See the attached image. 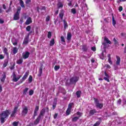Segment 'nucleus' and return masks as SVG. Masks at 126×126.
I'll use <instances>...</instances> for the list:
<instances>
[{
    "mask_svg": "<svg viewBox=\"0 0 126 126\" xmlns=\"http://www.w3.org/2000/svg\"><path fill=\"white\" fill-rule=\"evenodd\" d=\"M82 50L83 52H87L89 50V46L86 45H84L82 46Z\"/></svg>",
    "mask_w": 126,
    "mask_h": 126,
    "instance_id": "nucleus-11",
    "label": "nucleus"
},
{
    "mask_svg": "<svg viewBox=\"0 0 126 126\" xmlns=\"http://www.w3.org/2000/svg\"><path fill=\"white\" fill-rule=\"evenodd\" d=\"M33 94H34V91H33L32 90H31L29 91V95H30L31 96L33 95Z\"/></svg>",
    "mask_w": 126,
    "mask_h": 126,
    "instance_id": "nucleus-43",
    "label": "nucleus"
},
{
    "mask_svg": "<svg viewBox=\"0 0 126 126\" xmlns=\"http://www.w3.org/2000/svg\"><path fill=\"white\" fill-rule=\"evenodd\" d=\"M48 38L50 39L51 37H52V32H48V35H47Z\"/></svg>",
    "mask_w": 126,
    "mask_h": 126,
    "instance_id": "nucleus-41",
    "label": "nucleus"
},
{
    "mask_svg": "<svg viewBox=\"0 0 126 126\" xmlns=\"http://www.w3.org/2000/svg\"><path fill=\"white\" fill-rule=\"evenodd\" d=\"M94 103L95 105V107H96V108H98V109H102V108L104 107V104L100 103L99 102V100H98V99L94 98Z\"/></svg>",
    "mask_w": 126,
    "mask_h": 126,
    "instance_id": "nucleus-2",
    "label": "nucleus"
},
{
    "mask_svg": "<svg viewBox=\"0 0 126 126\" xmlns=\"http://www.w3.org/2000/svg\"><path fill=\"white\" fill-rule=\"evenodd\" d=\"M32 23V19L31 17H29L25 22L26 25H29V24H31Z\"/></svg>",
    "mask_w": 126,
    "mask_h": 126,
    "instance_id": "nucleus-10",
    "label": "nucleus"
},
{
    "mask_svg": "<svg viewBox=\"0 0 126 126\" xmlns=\"http://www.w3.org/2000/svg\"><path fill=\"white\" fill-rule=\"evenodd\" d=\"M29 75V72H26L24 75L23 76V78L20 80V81L19 82L20 84L22 83L27 77H28V76Z\"/></svg>",
    "mask_w": 126,
    "mask_h": 126,
    "instance_id": "nucleus-6",
    "label": "nucleus"
},
{
    "mask_svg": "<svg viewBox=\"0 0 126 126\" xmlns=\"http://www.w3.org/2000/svg\"><path fill=\"white\" fill-rule=\"evenodd\" d=\"M4 56L2 55H0V60H3Z\"/></svg>",
    "mask_w": 126,
    "mask_h": 126,
    "instance_id": "nucleus-57",
    "label": "nucleus"
},
{
    "mask_svg": "<svg viewBox=\"0 0 126 126\" xmlns=\"http://www.w3.org/2000/svg\"><path fill=\"white\" fill-rule=\"evenodd\" d=\"M109 78H109L108 77H105L104 78V80H105L107 82H110V80H109Z\"/></svg>",
    "mask_w": 126,
    "mask_h": 126,
    "instance_id": "nucleus-49",
    "label": "nucleus"
},
{
    "mask_svg": "<svg viewBox=\"0 0 126 126\" xmlns=\"http://www.w3.org/2000/svg\"><path fill=\"white\" fill-rule=\"evenodd\" d=\"M21 10V7H19L17 8V12H18V13L20 14Z\"/></svg>",
    "mask_w": 126,
    "mask_h": 126,
    "instance_id": "nucleus-52",
    "label": "nucleus"
},
{
    "mask_svg": "<svg viewBox=\"0 0 126 126\" xmlns=\"http://www.w3.org/2000/svg\"><path fill=\"white\" fill-rule=\"evenodd\" d=\"M57 7L59 9V8H62L63 7V3L62 2H59L57 4Z\"/></svg>",
    "mask_w": 126,
    "mask_h": 126,
    "instance_id": "nucleus-17",
    "label": "nucleus"
},
{
    "mask_svg": "<svg viewBox=\"0 0 126 126\" xmlns=\"http://www.w3.org/2000/svg\"><path fill=\"white\" fill-rule=\"evenodd\" d=\"M28 80L29 83H31V82H32V81H33V77L31 75H30L28 78Z\"/></svg>",
    "mask_w": 126,
    "mask_h": 126,
    "instance_id": "nucleus-36",
    "label": "nucleus"
},
{
    "mask_svg": "<svg viewBox=\"0 0 126 126\" xmlns=\"http://www.w3.org/2000/svg\"><path fill=\"white\" fill-rule=\"evenodd\" d=\"M57 117H58V113H55L54 116V119H57Z\"/></svg>",
    "mask_w": 126,
    "mask_h": 126,
    "instance_id": "nucleus-62",
    "label": "nucleus"
},
{
    "mask_svg": "<svg viewBox=\"0 0 126 126\" xmlns=\"http://www.w3.org/2000/svg\"><path fill=\"white\" fill-rule=\"evenodd\" d=\"M26 30L28 32H30V30H31V26H29L27 27Z\"/></svg>",
    "mask_w": 126,
    "mask_h": 126,
    "instance_id": "nucleus-46",
    "label": "nucleus"
},
{
    "mask_svg": "<svg viewBox=\"0 0 126 126\" xmlns=\"http://www.w3.org/2000/svg\"><path fill=\"white\" fill-rule=\"evenodd\" d=\"M116 59H117L116 64L117 65H120V63H121V58H120V57L118 56H116Z\"/></svg>",
    "mask_w": 126,
    "mask_h": 126,
    "instance_id": "nucleus-16",
    "label": "nucleus"
},
{
    "mask_svg": "<svg viewBox=\"0 0 126 126\" xmlns=\"http://www.w3.org/2000/svg\"><path fill=\"white\" fill-rule=\"evenodd\" d=\"M54 69L56 71L59 70V69H60V66L56 65L54 67Z\"/></svg>",
    "mask_w": 126,
    "mask_h": 126,
    "instance_id": "nucleus-44",
    "label": "nucleus"
},
{
    "mask_svg": "<svg viewBox=\"0 0 126 126\" xmlns=\"http://www.w3.org/2000/svg\"><path fill=\"white\" fill-rule=\"evenodd\" d=\"M12 51L13 54L15 55L17 54V52H18V48H17V47H13Z\"/></svg>",
    "mask_w": 126,
    "mask_h": 126,
    "instance_id": "nucleus-18",
    "label": "nucleus"
},
{
    "mask_svg": "<svg viewBox=\"0 0 126 126\" xmlns=\"http://www.w3.org/2000/svg\"><path fill=\"white\" fill-rule=\"evenodd\" d=\"M96 113V110L95 109L91 110L90 111L89 115L90 116H93Z\"/></svg>",
    "mask_w": 126,
    "mask_h": 126,
    "instance_id": "nucleus-22",
    "label": "nucleus"
},
{
    "mask_svg": "<svg viewBox=\"0 0 126 126\" xmlns=\"http://www.w3.org/2000/svg\"><path fill=\"white\" fill-rule=\"evenodd\" d=\"M71 11L73 14H75V13H76V10L75 8H72Z\"/></svg>",
    "mask_w": 126,
    "mask_h": 126,
    "instance_id": "nucleus-45",
    "label": "nucleus"
},
{
    "mask_svg": "<svg viewBox=\"0 0 126 126\" xmlns=\"http://www.w3.org/2000/svg\"><path fill=\"white\" fill-rule=\"evenodd\" d=\"M19 13L18 12H16L14 15V18L13 19L14 20H18L19 19Z\"/></svg>",
    "mask_w": 126,
    "mask_h": 126,
    "instance_id": "nucleus-13",
    "label": "nucleus"
},
{
    "mask_svg": "<svg viewBox=\"0 0 126 126\" xmlns=\"http://www.w3.org/2000/svg\"><path fill=\"white\" fill-rule=\"evenodd\" d=\"M73 105V103H71L69 104L67 109L71 110V108H72V105Z\"/></svg>",
    "mask_w": 126,
    "mask_h": 126,
    "instance_id": "nucleus-40",
    "label": "nucleus"
},
{
    "mask_svg": "<svg viewBox=\"0 0 126 126\" xmlns=\"http://www.w3.org/2000/svg\"><path fill=\"white\" fill-rule=\"evenodd\" d=\"M104 74H105L106 77L110 78V76H109V74H107V73L106 72H104Z\"/></svg>",
    "mask_w": 126,
    "mask_h": 126,
    "instance_id": "nucleus-60",
    "label": "nucleus"
},
{
    "mask_svg": "<svg viewBox=\"0 0 126 126\" xmlns=\"http://www.w3.org/2000/svg\"><path fill=\"white\" fill-rule=\"evenodd\" d=\"M27 113H28V107H27V106H24L23 107V110L22 111V115L25 116L27 115Z\"/></svg>",
    "mask_w": 126,
    "mask_h": 126,
    "instance_id": "nucleus-7",
    "label": "nucleus"
},
{
    "mask_svg": "<svg viewBox=\"0 0 126 126\" xmlns=\"http://www.w3.org/2000/svg\"><path fill=\"white\" fill-rule=\"evenodd\" d=\"M29 56H30V53L26 52L23 55V58L24 60H26V59H28V58H29Z\"/></svg>",
    "mask_w": 126,
    "mask_h": 126,
    "instance_id": "nucleus-8",
    "label": "nucleus"
},
{
    "mask_svg": "<svg viewBox=\"0 0 126 126\" xmlns=\"http://www.w3.org/2000/svg\"><path fill=\"white\" fill-rule=\"evenodd\" d=\"M5 77H6V75L4 74L3 76V77L1 79V81L2 82H4V81L5 80Z\"/></svg>",
    "mask_w": 126,
    "mask_h": 126,
    "instance_id": "nucleus-37",
    "label": "nucleus"
},
{
    "mask_svg": "<svg viewBox=\"0 0 126 126\" xmlns=\"http://www.w3.org/2000/svg\"><path fill=\"white\" fill-rule=\"evenodd\" d=\"M61 39L62 42L64 43V44L65 43V40H64V37L63 36L61 37Z\"/></svg>",
    "mask_w": 126,
    "mask_h": 126,
    "instance_id": "nucleus-42",
    "label": "nucleus"
},
{
    "mask_svg": "<svg viewBox=\"0 0 126 126\" xmlns=\"http://www.w3.org/2000/svg\"><path fill=\"white\" fill-rule=\"evenodd\" d=\"M122 102V100L121 99H119L117 101V104L119 105H121V102Z\"/></svg>",
    "mask_w": 126,
    "mask_h": 126,
    "instance_id": "nucleus-61",
    "label": "nucleus"
},
{
    "mask_svg": "<svg viewBox=\"0 0 126 126\" xmlns=\"http://www.w3.org/2000/svg\"><path fill=\"white\" fill-rule=\"evenodd\" d=\"M83 8L86 9L87 8V4L86 3H84V6L82 7V9L83 10Z\"/></svg>",
    "mask_w": 126,
    "mask_h": 126,
    "instance_id": "nucleus-47",
    "label": "nucleus"
},
{
    "mask_svg": "<svg viewBox=\"0 0 126 126\" xmlns=\"http://www.w3.org/2000/svg\"><path fill=\"white\" fill-rule=\"evenodd\" d=\"M7 64H8V61L5 60L4 63L3 64V67H6V66H7Z\"/></svg>",
    "mask_w": 126,
    "mask_h": 126,
    "instance_id": "nucleus-28",
    "label": "nucleus"
},
{
    "mask_svg": "<svg viewBox=\"0 0 126 126\" xmlns=\"http://www.w3.org/2000/svg\"><path fill=\"white\" fill-rule=\"evenodd\" d=\"M37 111H34L33 116V119H35V117L36 116H37Z\"/></svg>",
    "mask_w": 126,
    "mask_h": 126,
    "instance_id": "nucleus-54",
    "label": "nucleus"
},
{
    "mask_svg": "<svg viewBox=\"0 0 126 126\" xmlns=\"http://www.w3.org/2000/svg\"><path fill=\"white\" fill-rule=\"evenodd\" d=\"M119 11H120V12L122 11V10H123V7L120 6V7H119Z\"/></svg>",
    "mask_w": 126,
    "mask_h": 126,
    "instance_id": "nucleus-63",
    "label": "nucleus"
},
{
    "mask_svg": "<svg viewBox=\"0 0 126 126\" xmlns=\"http://www.w3.org/2000/svg\"><path fill=\"white\" fill-rule=\"evenodd\" d=\"M97 119L99 120V121L96 122L93 126H98L101 124L102 122V118H98Z\"/></svg>",
    "mask_w": 126,
    "mask_h": 126,
    "instance_id": "nucleus-12",
    "label": "nucleus"
},
{
    "mask_svg": "<svg viewBox=\"0 0 126 126\" xmlns=\"http://www.w3.org/2000/svg\"><path fill=\"white\" fill-rule=\"evenodd\" d=\"M28 42H29V35H28L25 38L24 40L23 41V44L26 45L28 44Z\"/></svg>",
    "mask_w": 126,
    "mask_h": 126,
    "instance_id": "nucleus-15",
    "label": "nucleus"
},
{
    "mask_svg": "<svg viewBox=\"0 0 126 126\" xmlns=\"http://www.w3.org/2000/svg\"><path fill=\"white\" fill-rule=\"evenodd\" d=\"M123 103H124V105H126V99H124Z\"/></svg>",
    "mask_w": 126,
    "mask_h": 126,
    "instance_id": "nucleus-64",
    "label": "nucleus"
},
{
    "mask_svg": "<svg viewBox=\"0 0 126 126\" xmlns=\"http://www.w3.org/2000/svg\"><path fill=\"white\" fill-rule=\"evenodd\" d=\"M117 23V22H116V20H115V17H114V16H112V25L113 26H115L116 24Z\"/></svg>",
    "mask_w": 126,
    "mask_h": 126,
    "instance_id": "nucleus-32",
    "label": "nucleus"
},
{
    "mask_svg": "<svg viewBox=\"0 0 126 126\" xmlns=\"http://www.w3.org/2000/svg\"><path fill=\"white\" fill-rule=\"evenodd\" d=\"M23 63V59H20L17 61V63L18 64H21Z\"/></svg>",
    "mask_w": 126,
    "mask_h": 126,
    "instance_id": "nucleus-33",
    "label": "nucleus"
},
{
    "mask_svg": "<svg viewBox=\"0 0 126 126\" xmlns=\"http://www.w3.org/2000/svg\"><path fill=\"white\" fill-rule=\"evenodd\" d=\"M20 4L21 5V6L23 8L25 7L24 6V2H23V0H20Z\"/></svg>",
    "mask_w": 126,
    "mask_h": 126,
    "instance_id": "nucleus-35",
    "label": "nucleus"
},
{
    "mask_svg": "<svg viewBox=\"0 0 126 126\" xmlns=\"http://www.w3.org/2000/svg\"><path fill=\"white\" fill-rule=\"evenodd\" d=\"M42 72H43V67L41 66L39 68L38 76H41V75H42Z\"/></svg>",
    "mask_w": 126,
    "mask_h": 126,
    "instance_id": "nucleus-21",
    "label": "nucleus"
},
{
    "mask_svg": "<svg viewBox=\"0 0 126 126\" xmlns=\"http://www.w3.org/2000/svg\"><path fill=\"white\" fill-rule=\"evenodd\" d=\"M9 115H10V111L8 110H6L1 113L0 114L1 124H3L5 121H6V119L8 118V116H9Z\"/></svg>",
    "mask_w": 126,
    "mask_h": 126,
    "instance_id": "nucleus-1",
    "label": "nucleus"
},
{
    "mask_svg": "<svg viewBox=\"0 0 126 126\" xmlns=\"http://www.w3.org/2000/svg\"><path fill=\"white\" fill-rule=\"evenodd\" d=\"M30 2H31V0H26V3L27 4H28V3H30Z\"/></svg>",
    "mask_w": 126,
    "mask_h": 126,
    "instance_id": "nucleus-59",
    "label": "nucleus"
},
{
    "mask_svg": "<svg viewBox=\"0 0 126 126\" xmlns=\"http://www.w3.org/2000/svg\"><path fill=\"white\" fill-rule=\"evenodd\" d=\"M71 111V109H69L67 108L66 111V115H67V116H68V115H69L70 114Z\"/></svg>",
    "mask_w": 126,
    "mask_h": 126,
    "instance_id": "nucleus-38",
    "label": "nucleus"
},
{
    "mask_svg": "<svg viewBox=\"0 0 126 126\" xmlns=\"http://www.w3.org/2000/svg\"><path fill=\"white\" fill-rule=\"evenodd\" d=\"M12 125L13 126H18V122L15 121L12 123Z\"/></svg>",
    "mask_w": 126,
    "mask_h": 126,
    "instance_id": "nucleus-48",
    "label": "nucleus"
},
{
    "mask_svg": "<svg viewBox=\"0 0 126 126\" xmlns=\"http://www.w3.org/2000/svg\"><path fill=\"white\" fill-rule=\"evenodd\" d=\"M63 26L64 29H66L67 27H68V25H67V23L65 20H63Z\"/></svg>",
    "mask_w": 126,
    "mask_h": 126,
    "instance_id": "nucleus-26",
    "label": "nucleus"
},
{
    "mask_svg": "<svg viewBox=\"0 0 126 126\" xmlns=\"http://www.w3.org/2000/svg\"><path fill=\"white\" fill-rule=\"evenodd\" d=\"M28 90H29V89L28 88H26L23 91V95H26L27 92H28Z\"/></svg>",
    "mask_w": 126,
    "mask_h": 126,
    "instance_id": "nucleus-30",
    "label": "nucleus"
},
{
    "mask_svg": "<svg viewBox=\"0 0 126 126\" xmlns=\"http://www.w3.org/2000/svg\"><path fill=\"white\" fill-rule=\"evenodd\" d=\"M57 99H55L54 100L53 104L52 106L53 110H55L56 109V107L57 106Z\"/></svg>",
    "mask_w": 126,
    "mask_h": 126,
    "instance_id": "nucleus-19",
    "label": "nucleus"
},
{
    "mask_svg": "<svg viewBox=\"0 0 126 126\" xmlns=\"http://www.w3.org/2000/svg\"><path fill=\"white\" fill-rule=\"evenodd\" d=\"M51 19V17L49 16H48L46 18V22H49V21H50V19Z\"/></svg>",
    "mask_w": 126,
    "mask_h": 126,
    "instance_id": "nucleus-50",
    "label": "nucleus"
},
{
    "mask_svg": "<svg viewBox=\"0 0 126 126\" xmlns=\"http://www.w3.org/2000/svg\"><path fill=\"white\" fill-rule=\"evenodd\" d=\"M76 95H77V98H80V96L81 95V91H77L76 93Z\"/></svg>",
    "mask_w": 126,
    "mask_h": 126,
    "instance_id": "nucleus-31",
    "label": "nucleus"
},
{
    "mask_svg": "<svg viewBox=\"0 0 126 126\" xmlns=\"http://www.w3.org/2000/svg\"><path fill=\"white\" fill-rule=\"evenodd\" d=\"M99 57L101 60H104V59H105L106 56L104 55V53L102 52Z\"/></svg>",
    "mask_w": 126,
    "mask_h": 126,
    "instance_id": "nucleus-39",
    "label": "nucleus"
},
{
    "mask_svg": "<svg viewBox=\"0 0 126 126\" xmlns=\"http://www.w3.org/2000/svg\"><path fill=\"white\" fill-rule=\"evenodd\" d=\"M17 110H18V107L16 106V107H14L13 112H14L15 113H16V112H17Z\"/></svg>",
    "mask_w": 126,
    "mask_h": 126,
    "instance_id": "nucleus-51",
    "label": "nucleus"
},
{
    "mask_svg": "<svg viewBox=\"0 0 126 126\" xmlns=\"http://www.w3.org/2000/svg\"><path fill=\"white\" fill-rule=\"evenodd\" d=\"M78 80H79V77L74 76L70 78V84H75Z\"/></svg>",
    "mask_w": 126,
    "mask_h": 126,
    "instance_id": "nucleus-3",
    "label": "nucleus"
},
{
    "mask_svg": "<svg viewBox=\"0 0 126 126\" xmlns=\"http://www.w3.org/2000/svg\"><path fill=\"white\" fill-rule=\"evenodd\" d=\"M63 15H64V11L63 10H62L60 11L59 13V17L61 18V20L63 19Z\"/></svg>",
    "mask_w": 126,
    "mask_h": 126,
    "instance_id": "nucleus-9",
    "label": "nucleus"
},
{
    "mask_svg": "<svg viewBox=\"0 0 126 126\" xmlns=\"http://www.w3.org/2000/svg\"><path fill=\"white\" fill-rule=\"evenodd\" d=\"M12 77H13L12 81L14 82H17L20 78H21V75H18L17 77H16V74H15V72H13Z\"/></svg>",
    "mask_w": 126,
    "mask_h": 126,
    "instance_id": "nucleus-4",
    "label": "nucleus"
},
{
    "mask_svg": "<svg viewBox=\"0 0 126 126\" xmlns=\"http://www.w3.org/2000/svg\"><path fill=\"white\" fill-rule=\"evenodd\" d=\"M76 115L78 116V117H75L73 118L72 119V121L73 122H76V121H77V120H78L80 118V117L82 116V113H80V112H78L73 115V116H76Z\"/></svg>",
    "mask_w": 126,
    "mask_h": 126,
    "instance_id": "nucleus-5",
    "label": "nucleus"
},
{
    "mask_svg": "<svg viewBox=\"0 0 126 126\" xmlns=\"http://www.w3.org/2000/svg\"><path fill=\"white\" fill-rule=\"evenodd\" d=\"M114 44L115 45H117V44H118V41H117V40H116L115 38H114Z\"/></svg>",
    "mask_w": 126,
    "mask_h": 126,
    "instance_id": "nucleus-58",
    "label": "nucleus"
},
{
    "mask_svg": "<svg viewBox=\"0 0 126 126\" xmlns=\"http://www.w3.org/2000/svg\"><path fill=\"white\" fill-rule=\"evenodd\" d=\"M3 52L4 53V54L5 55H6V56H7V57H8V50H7V49L6 48H4L3 50Z\"/></svg>",
    "mask_w": 126,
    "mask_h": 126,
    "instance_id": "nucleus-25",
    "label": "nucleus"
},
{
    "mask_svg": "<svg viewBox=\"0 0 126 126\" xmlns=\"http://www.w3.org/2000/svg\"><path fill=\"white\" fill-rule=\"evenodd\" d=\"M91 50H92V51L95 52V51H96V47L95 46L92 47L91 48Z\"/></svg>",
    "mask_w": 126,
    "mask_h": 126,
    "instance_id": "nucleus-55",
    "label": "nucleus"
},
{
    "mask_svg": "<svg viewBox=\"0 0 126 126\" xmlns=\"http://www.w3.org/2000/svg\"><path fill=\"white\" fill-rule=\"evenodd\" d=\"M39 111V106H36L34 109V111L38 112Z\"/></svg>",
    "mask_w": 126,
    "mask_h": 126,
    "instance_id": "nucleus-56",
    "label": "nucleus"
},
{
    "mask_svg": "<svg viewBox=\"0 0 126 126\" xmlns=\"http://www.w3.org/2000/svg\"><path fill=\"white\" fill-rule=\"evenodd\" d=\"M107 57L108 58V63H109L110 64H113V62L111 60V55L110 54H108V56H107Z\"/></svg>",
    "mask_w": 126,
    "mask_h": 126,
    "instance_id": "nucleus-24",
    "label": "nucleus"
},
{
    "mask_svg": "<svg viewBox=\"0 0 126 126\" xmlns=\"http://www.w3.org/2000/svg\"><path fill=\"white\" fill-rule=\"evenodd\" d=\"M40 120H41V118L38 117L34 121V125H38V124H39V122H40Z\"/></svg>",
    "mask_w": 126,
    "mask_h": 126,
    "instance_id": "nucleus-23",
    "label": "nucleus"
},
{
    "mask_svg": "<svg viewBox=\"0 0 126 126\" xmlns=\"http://www.w3.org/2000/svg\"><path fill=\"white\" fill-rule=\"evenodd\" d=\"M15 114H16V112H14V111H13L11 114V117L12 118L13 117H15Z\"/></svg>",
    "mask_w": 126,
    "mask_h": 126,
    "instance_id": "nucleus-53",
    "label": "nucleus"
},
{
    "mask_svg": "<svg viewBox=\"0 0 126 126\" xmlns=\"http://www.w3.org/2000/svg\"><path fill=\"white\" fill-rule=\"evenodd\" d=\"M50 46H54L55 45V39L53 38L50 42L49 43Z\"/></svg>",
    "mask_w": 126,
    "mask_h": 126,
    "instance_id": "nucleus-29",
    "label": "nucleus"
},
{
    "mask_svg": "<svg viewBox=\"0 0 126 126\" xmlns=\"http://www.w3.org/2000/svg\"><path fill=\"white\" fill-rule=\"evenodd\" d=\"M44 115H45V109H42L40 113L39 114V115L38 116L39 118H43L44 117Z\"/></svg>",
    "mask_w": 126,
    "mask_h": 126,
    "instance_id": "nucleus-14",
    "label": "nucleus"
},
{
    "mask_svg": "<svg viewBox=\"0 0 126 126\" xmlns=\"http://www.w3.org/2000/svg\"><path fill=\"white\" fill-rule=\"evenodd\" d=\"M104 41L107 44H111V41H110V40H109V39L106 37H104Z\"/></svg>",
    "mask_w": 126,
    "mask_h": 126,
    "instance_id": "nucleus-34",
    "label": "nucleus"
},
{
    "mask_svg": "<svg viewBox=\"0 0 126 126\" xmlns=\"http://www.w3.org/2000/svg\"><path fill=\"white\" fill-rule=\"evenodd\" d=\"M12 43L13 45H14V46H16V45H17V43H18L17 39H16L15 38H13L12 39Z\"/></svg>",
    "mask_w": 126,
    "mask_h": 126,
    "instance_id": "nucleus-20",
    "label": "nucleus"
},
{
    "mask_svg": "<svg viewBox=\"0 0 126 126\" xmlns=\"http://www.w3.org/2000/svg\"><path fill=\"white\" fill-rule=\"evenodd\" d=\"M71 39V33L70 32H68L67 34V40L69 41Z\"/></svg>",
    "mask_w": 126,
    "mask_h": 126,
    "instance_id": "nucleus-27",
    "label": "nucleus"
}]
</instances>
